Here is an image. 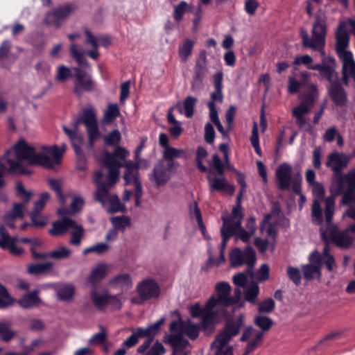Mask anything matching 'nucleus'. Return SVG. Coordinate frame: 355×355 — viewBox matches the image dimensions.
I'll return each instance as SVG.
<instances>
[{
	"mask_svg": "<svg viewBox=\"0 0 355 355\" xmlns=\"http://www.w3.org/2000/svg\"><path fill=\"white\" fill-rule=\"evenodd\" d=\"M243 317L241 315L236 321L228 320L224 328L216 336L211 347L214 350L215 355H234L232 346L225 347L232 338L236 336L241 330Z\"/></svg>",
	"mask_w": 355,
	"mask_h": 355,
	"instance_id": "obj_1",
	"label": "nucleus"
},
{
	"mask_svg": "<svg viewBox=\"0 0 355 355\" xmlns=\"http://www.w3.org/2000/svg\"><path fill=\"white\" fill-rule=\"evenodd\" d=\"M129 155V151L122 146H117L112 153L108 151L103 153L101 163L108 169L107 174V182L105 183L109 188V191L116 184L119 180V170L122 168L120 160H124Z\"/></svg>",
	"mask_w": 355,
	"mask_h": 355,
	"instance_id": "obj_2",
	"label": "nucleus"
},
{
	"mask_svg": "<svg viewBox=\"0 0 355 355\" xmlns=\"http://www.w3.org/2000/svg\"><path fill=\"white\" fill-rule=\"evenodd\" d=\"M81 123L86 127L89 145L92 148L94 146V142L101 137L96 114L92 106L90 105L83 109L81 114L73 123V129L77 131Z\"/></svg>",
	"mask_w": 355,
	"mask_h": 355,
	"instance_id": "obj_3",
	"label": "nucleus"
},
{
	"mask_svg": "<svg viewBox=\"0 0 355 355\" xmlns=\"http://www.w3.org/2000/svg\"><path fill=\"white\" fill-rule=\"evenodd\" d=\"M16 160L26 161L30 165H49L50 157L44 153H35V147L28 145L25 140L20 139L14 146Z\"/></svg>",
	"mask_w": 355,
	"mask_h": 355,
	"instance_id": "obj_4",
	"label": "nucleus"
},
{
	"mask_svg": "<svg viewBox=\"0 0 355 355\" xmlns=\"http://www.w3.org/2000/svg\"><path fill=\"white\" fill-rule=\"evenodd\" d=\"M292 168L287 163L280 164L275 173L276 179L278 183V188L282 191H288L292 183V189L293 192L297 195L302 194V177L298 175L297 177L292 180L291 176Z\"/></svg>",
	"mask_w": 355,
	"mask_h": 355,
	"instance_id": "obj_5",
	"label": "nucleus"
},
{
	"mask_svg": "<svg viewBox=\"0 0 355 355\" xmlns=\"http://www.w3.org/2000/svg\"><path fill=\"white\" fill-rule=\"evenodd\" d=\"M73 93L81 97L84 92H93L96 89V83L92 76L80 67H73Z\"/></svg>",
	"mask_w": 355,
	"mask_h": 355,
	"instance_id": "obj_6",
	"label": "nucleus"
},
{
	"mask_svg": "<svg viewBox=\"0 0 355 355\" xmlns=\"http://www.w3.org/2000/svg\"><path fill=\"white\" fill-rule=\"evenodd\" d=\"M335 50L339 58L343 62L351 61L353 58L352 53L347 50L349 43V35L345 29V25L340 24L336 32Z\"/></svg>",
	"mask_w": 355,
	"mask_h": 355,
	"instance_id": "obj_7",
	"label": "nucleus"
},
{
	"mask_svg": "<svg viewBox=\"0 0 355 355\" xmlns=\"http://www.w3.org/2000/svg\"><path fill=\"white\" fill-rule=\"evenodd\" d=\"M76 9L77 6L73 3H67L60 6L46 14L44 21L47 25L59 28L61 26L62 21L68 17Z\"/></svg>",
	"mask_w": 355,
	"mask_h": 355,
	"instance_id": "obj_8",
	"label": "nucleus"
},
{
	"mask_svg": "<svg viewBox=\"0 0 355 355\" xmlns=\"http://www.w3.org/2000/svg\"><path fill=\"white\" fill-rule=\"evenodd\" d=\"M137 291L141 301L137 298L132 299V302L136 304H141L150 299L157 298L160 294L159 286L152 279H145L141 281L137 286Z\"/></svg>",
	"mask_w": 355,
	"mask_h": 355,
	"instance_id": "obj_9",
	"label": "nucleus"
},
{
	"mask_svg": "<svg viewBox=\"0 0 355 355\" xmlns=\"http://www.w3.org/2000/svg\"><path fill=\"white\" fill-rule=\"evenodd\" d=\"M10 153H12V150H8L5 155L0 159V190L6 186V181L4 180L6 171L10 173H24V171H21V165L15 161V159L10 157ZM0 195L4 198V200H7L6 196L3 194L1 191Z\"/></svg>",
	"mask_w": 355,
	"mask_h": 355,
	"instance_id": "obj_10",
	"label": "nucleus"
},
{
	"mask_svg": "<svg viewBox=\"0 0 355 355\" xmlns=\"http://www.w3.org/2000/svg\"><path fill=\"white\" fill-rule=\"evenodd\" d=\"M230 259L233 267L243 264L254 266L256 262V252L251 246H247L243 251L236 248L230 252Z\"/></svg>",
	"mask_w": 355,
	"mask_h": 355,
	"instance_id": "obj_11",
	"label": "nucleus"
},
{
	"mask_svg": "<svg viewBox=\"0 0 355 355\" xmlns=\"http://www.w3.org/2000/svg\"><path fill=\"white\" fill-rule=\"evenodd\" d=\"M324 232L336 246L342 249L351 247L353 238L349 235L348 230L340 231L337 225H329Z\"/></svg>",
	"mask_w": 355,
	"mask_h": 355,
	"instance_id": "obj_12",
	"label": "nucleus"
},
{
	"mask_svg": "<svg viewBox=\"0 0 355 355\" xmlns=\"http://www.w3.org/2000/svg\"><path fill=\"white\" fill-rule=\"evenodd\" d=\"M90 297L94 306L98 310L104 309L107 305L116 309H120L122 306L121 300L116 295L99 294L96 290L91 292Z\"/></svg>",
	"mask_w": 355,
	"mask_h": 355,
	"instance_id": "obj_13",
	"label": "nucleus"
},
{
	"mask_svg": "<svg viewBox=\"0 0 355 355\" xmlns=\"http://www.w3.org/2000/svg\"><path fill=\"white\" fill-rule=\"evenodd\" d=\"M327 31V17L324 13H318L315 17V21L313 24L311 33L314 42H320L324 44L326 40Z\"/></svg>",
	"mask_w": 355,
	"mask_h": 355,
	"instance_id": "obj_14",
	"label": "nucleus"
},
{
	"mask_svg": "<svg viewBox=\"0 0 355 355\" xmlns=\"http://www.w3.org/2000/svg\"><path fill=\"white\" fill-rule=\"evenodd\" d=\"M349 157L343 153L333 152L327 157L326 166L330 168L334 174L342 173L343 169L347 167Z\"/></svg>",
	"mask_w": 355,
	"mask_h": 355,
	"instance_id": "obj_15",
	"label": "nucleus"
},
{
	"mask_svg": "<svg viewBox=\"0 0 355 355\" xmlns=\"http://www.w3.org/2000/svg\"><path fill=\"white\" fill-rule=\"evenodd\" d=\"M328 94L336 106L343 107L346 105L347 94L338 80H335L334 82L329 85L328 87Z\"/></svg>",
	"mask_w": 355,
	"mask_h": 355,
	"instance_id": "obj_16",
	"label": "nucleus"
},
{
	"mask_svg": "<svg viewBox=\"0 0 355 355\" xmlns=\"http://www.w3.org/2000/svg\"><path fill=\"white\" fill-rule=\"evenodd\" d=\"M209 190L211 192L226 191L230 195H233L235 192V187L230 184L225 177L207 176Z\"/></svg>",
	"mask_w": 355,
	"mask_h": 355,
	"instance_id": "obj_17",
	"label": "nucleus"
},
{
	"mask_svg": "<svg viewBox=\"0 0 355 355\" xmlns=\"http://www.w3.org/2000/svg\"><path fill=\"white\" fill-rule=\"evenodd\" d=\"M150 181H155L157 187L165 185L171 179V173L163 161H159L154 166L153 173L149 175Z\"/></svg>",
	"mask_w": 355,
	"mask_h": 355,
	"instance_id": "obj_18",
	"label": "nucleus"
},
{
	"mask_svg": "<svg viewBox=\"0 0 355 355\" xmlns=\"http://www.w3.org/2000/svg\"><path fill=\"white\" fill-rule=\"evenodd\" d=\"M103 173L101 171H96L93 181L97 188L94 193V199L96 201L103 203L106 197L108 196L109 188L105 182L102 181Z\"/></svg>",
	"mask_w": 355,
	"mask_h": 355,
	"instance_id": "obj_19",
	"label": "nucleus"
},
{
	"mask_svg": "<svg viewBox=\"0 0 355 355\" xmlns=\"http://www.w3.org/2000/svg\"><path fill=\"white\" fill-rule=\"evenodd\" d=\"M231 289L230 284L225 282H218L216 285L217 298L220 302V305L225 307L232 305V301L230 299Z\"/></svg>",
	"mask_w": 355,
	"mask_h": 355,
	"instance_id": "obj_20",
	"label": "nucleus"
},
{
	"mask_svg": "<svg viewBox=\"0 0 355 355\" xmlns=\"http://www.w3.org/2000/svg\"><path fill=\"white\" fill-rule=\"evenodd\" d=\"M75 223V220L69 217H63L62 219L55 220L52 224V229L49 232L52 236L63 235L71 229Z\"/></svg>",
	"mask_w": 355,
	"mask_h": 355,
	"instance_id": "obj_21",
	"label": "nucleus"
},
{
	"mask_svg": "<svg viewBox=\"0 0 355 355\" xmlns=\"http://www.w3.org/2000/svg\"><path fill=\"white\" fill-rule=\"evenodd\" d=\"M315 98L313 94L309 93L304 96L302 102L292 110L293 116H305L313 106Z\"/></svg>",
	"mask_w": 355,
	"mask_h": 355,
	"instance_id": "obj_22",
	"label": "nucleus"
},
{
	"mask_svg": "<svg viewBox=\"0 0 355 355\" xmlns=\"http://www.w3.org/2000/svg\"><path fill=\"white\" fill-rule=\"evenodd\" d=\"M223 225L220 227V235L230 239L237 233V230L241 227V220H232V218L223 217Z\"/></svg>",
	"mask_w": 355,
	"mask_h": 355,
	"instance_id": "obj_23",
	"label": "nucleus"
},
{
	"mask_svg": "<svg viewBox=\"0 0 355 355\" xmlns=\"http://www.w3.org/2000/svg\"><path fill=\"white\" fill-rule=\"evenodd\" d=\"M39 293L40 291L38 290H34L24 294L20 299L15 302H17L21 308L25 309L37 306L41 303V299L38 296Z\"/></svg>",
	"mask_w": 355,
	"mask_h": 355,
	"instance_id": "obj_24",
	"label": "nucleus"
},
{
	"mask_svg": "<svg viewBox=\"0 0 355 355\" xmlns=\"http://www.w3.org/2000/svg\"><path fill=\"white\" fill-rule=\"evenodd\" d=\"M223 73L222 71H218L213 76L214 91L211 94V101L215 104L216 102H223Z\"/></svg>",
	"mask_w": 355,
	"mask_h": 355,
	"instance_id": "obj_25",
	"label": "nucleus"
},
{
	"mask_svg": "<svg viewBox=\"0 0 355 355\" xmlns=\"http://www.w3.org/2000/svg\"><path fill=\"white\" fill-rule=\"evenodd\" d=\"M347 184L346 174L337 173L334 174L332 178V184L331 188V195L335 196L341 195L347 190L346 184Z\"/></svg>",
	"mask_w": 355,
	"mask_h": 355,
	"instance_id": "obj_26",
	"label": "nucleus"
},
{
	"mask_svg": "<svg viewBox=\"0 0 355 355\" xmlns=\"http://www.w3.org/2000/svg\"><path fill=\"white\" fill-rule=\"evenodd\" d=\"M300 37L302 40V46L305 48H309L314 51H318L320 52V54L324 57L325 55V51H324V46H325V42L324 44H320V42H314L313 40H311L309 37L307 32L302 29L300 31Z\"/></svg>",
	"mask_w": 355,
	"mask_h": 355,
	"instance_id": "obj_27",
	"label": "nucleus"
},
{
	"mask_svg": "<svg viewBox=\"0 0 355 355\" xmlns=\"http://www.w3.org/2000/svg\"><path fill=\"white\" fill-rule=\"evenodd\" d=\"M107 272V265L105 263H98L91 271L87 277V281L95 286L106 276Z\"/></svg>",
	"mask_w": 355,
	"mask_h": 355,
	"instance_id": "obj_28",
	"label": "nucleus"
},
{
	"mask_svg": "<svg viewBox=\"0 0 355 355\" xmlns=\"http://www.w3.org/2000/svg\"><path fill=\"white\" fill-rule=\"evenodd\" d=\"M43 151L50 153L53 158L50 157V164L48 165H41L42 166H44L48 169H53L54 168V166L55 164H59L61 162L62 153V151H60L59 147L56 145H54L53 146H43L42 147Z\"/></svg>",
	"mask_w": 355,
	"mask_h": 355,
	"instance_id": "obj_29",
	"label": "nucleus"
},
{
	"mask_svg": "<svg viewBox=\"0 0 355 355\" xmlns=\"http://www.w3.org/2000/svg\"><path fill=\"white\" fill-rule=\"evenodd\" d=\"M205 67H202L199 63L196 64L194 67V74L191 84V88L193 91L201 88L203 79L205 76Z\"/></svg>",
	"mask_w": 355,
	"mask_h": 355,
	"instance_id": "obj_30",
	"label": "nucleus"
},
{
	"mask_svg": "<svg viewBox=\"0 0 355 355\" xmlns=\"http://www.w3.org/2000/svg\"><path fill=\"white\" fill-rule=\"evenodd\" d=\"M301 270L304 279L308 282L315 278L320 279L322 275L321 268L311 263L302 265Z\"/></svg>",
	"mask_w": 355,
	"mask_h": 355,
	"instance_id": "obj_31",
	"label": "nucleus"
},
{
	"mask_svg": "<svg viewBox=\"0 0 355 355\" xmlns=\"http://www.w3.org/2000/svg\"><path fill=\"white\" fill-rule=\"evenodd\" d=\"M53 264L51 261L43 263H32L28 265L27 272L29 275L39 276L50 272L53 269Z\"/></svg>",
	"mask_w": 355,
	"mask_h": 355,
	"instance_id": "obj_32",
	"label": "nucleus"
},
{
	"mask_svg": "<svg viewBox=\"0 0 355 355\" xmlns=\"http://www.w3.org/2000/svg\"><path fill=\"white\" fill-rule=\"evenodd\" d=\"M71 229L72 230L70 232L71 238L69 239V243L71 245L79 246L85 236V229L83 225L78 224L76 220Z\"/></svg>",
	"mask_w": 355,
	"mask_h": 355,
	"instance_id": "obj_33",
	"label": "nucleus"
},
{
	"mask_svg": "<svg viewBox=\"0 0 355 355\" xmlns=\"http://www.w3.org/2000/svg\"><path fill=\"white\" fill-rule=\"evenodd\" d=\"M107 202L110 204L109 212L111 214L125 211L124 205L121 204L116 194L110 195V191H108V196L106 197L105 200L103 203L101 204L105 206Z\"/></svg>",
	"mask_w": 355,
	"mask_h": 355,
	"instance_id": "obj_34",
	"label": "nucleus"
},
{
	"mask_svg": "<svg viewBox=\"0 0 355 355\" xmlns=\"http://www.w3.org/2000/svg\"><path fill=\"white\" fill-rule=\"evenodd\" d=\"M121 115L120 109L116 103H109L104 112L103 122L106 124L112 123Z\"/></svg>",
	"mask_w": 355,
	"mask_h": 355,
	"instance_id": "obj_35",
	"label": "nucleus"
},
{
	"mask_svg": "<svg viewBox=\"0 0 355 355\" xmlns=\"http://www.w3.org/2000/svg\"><path fill=\"white\" fill-rule=\"evenodd\" d=\"M16 333L11 329V322L8 320L0 321V339L9 343L15 336Z\"/></svg>",
	"mask_w": 355,
	"mask_h": 355,
	"instance_id": "obj_36",
	"label": "nucleus"
},
{
	"mask_svg": "<svg viewBox=\"0 0 355 355\" xmlns=\"http://www.w3.org/2000/svg\"><path fill=\"white\" fill-rule=\"evenodd\" d=\"M335 59L333 57H327V62L319 73L320 75L329 82V85L335 80H333L334 73Z\"/></svg>",
	"mask_w": 355,
	"mask_h": 355,
	"instance_id": "obj_37",
	"label": "nucleus"
},
{
	"mask_svg": "<svg viewBox=\"0 0 355 355\" xmlns=\"http://www.w3.org/2000/svg\"><path fill=\"white\" fill-rule=\"evenodd\" d=\"M110 284L115 287L128 289L132 287V282L131 277L129 274L125 273L114 277Z\"/></svg>",
	"mask_w": 355,
	"mask_h": 355,
	"instance_id": "obj_38",
	"label": "nucleus"
},
{
	"mask_svg": "<svg viewBox=\"0 0 355 355\" xmlns=\"http://www.w3.org/2000/svg\"><path fill=\"white\" fill-rule=\"evenodd\" d=\"M16 300L10 295L8 289L0 283V309H5L14 304Z\"/></svg>",
	"mask_w": 355,
	"mask_h": 355,
	"instance_id": "obj_39",
	"label": "nucleus"
},
{
	"mask_svg": "<svg viewBox=\"0 0 355 355\" xmlns=\"http://www.w3.org/2000/svg\"><path fill=\"white\" fill-rule=\"evenodd\" d=\"M259 286L255 282H252L244 292V299L252 304H256L257 298L259 294Z\"/></svg>",
	"mask_w": 355,
	"mask_h": 355,
	"instance_id": "obj_40",
	"label": "nucleus"
},
{
	"mask_svg": "<svg viewBox=\"0 0 355 355\" xmlns=\"http://www.w3.org/2000/svg\"><path fill=\"white\" fill-rule=\"evenodd\" d=\"M324 202V216L327 221V227L329 225H335L331 223L334 214L335 197L333 196H329L326 198Z\"/></svg>",
	"mask_w": 355,
	"mask_h": 355,
	"instance_id": "obj_41",
	"label": "nucleus"
},
{
	"mask_svg": "<svg viewBox=\"0 0 355 355\" xmlns=\"http://www.w3.org/2000/svg\"><path fill=\"white\" fill-rule=\"evenodd\" d=\"M195 42L190 39H186L179 47V56L184 62L187 61L191 54Z\"/></svg>",
	"mask_w": 355,
	"mask_h": 355,
	"instance_id": "obj_42",
	"label": "nucleus"
},
{
	"mask_svg": "<svg viewBox=\"0 0 355 355\" xmlns=\"http://www.w3.org/2000/svg\"><path fill=\"white\" fill-rule=\"evenodd\" d=\"M100 332L94 334L89 340L90 345H103L107 342V332L103 325H99Z\"/></svg>",
	"mask_w": 355,
	"mask_h": 355,
	"instance_id": "obj_43",
	"label": "nucleus"
},
{
	"mask_svg": "<svg viewBox=\"0 0 355 355\" xmlns=\"http://www.w3.org/2000/svg\"><path fill=\"white\" fill-rule=\"evenodd\" d=\"M31 248L30 252L31 253V257L33 260H40L46 259V252H37L36 249L43 245L44 243L42 240L37 238H32L31 242L30 243Z\"/></svg>",
	"mask_w": 355,
	"mask_h": 355,
	"instance_id": "obj_44",
	"label": "nucleus"
},
{
	"mask_svg": "<svg viewBox=\"0 0 355 355\" xmlns=\"http://www.w3.org/2000/svg\"><path fill=\"white\" fill-rule=\"evenodd\" d=\"M75 294L74 286L72 284H64L57 290V295L62 301L71 300Z\"/></svg>",
	"mask_w": 355,
	"mask_h": 355,
	"instance_id": "obj_45",
	"label": "nucleus"
},
{
	"mask_svg": "<svg viewBox=\"0 0 355 355\" xmlns=\"http://www.w3.org/2000/svg\"><path fill=\"white\" fill-rule=\"evenodd\" d=\"M312 221L315 225H320L322 224L323 218L322 208L320 207V200L314 199L311 207Z\"/></svg>",
	"mask_w": 355,
	"mask_h": 355,
	"instance_id": "obj_46",
	"label": "nucleus"
},
{
	"mask_svg": "<svg viewBox=\"0 0 355 355\" xmlns=\"http://www.w3.org/2000/svg\"><path fill=\"white\" fill-rule=\"evenodd\" d=\"M73 150L76 156V168L78 171H84L87 168V158L80 146L73 145Z\"/></svg>",
	"mask_w": 355,
	"mask_h": 355,
	"instance_id": "obj_47",
	"label": "nucleus"
},
{
	"mask_svg": "<svg viewBox=\"0 0 355 355\" xmlns=\"http://www.w3.org/2000/svg\"><path fill=\"white\" fill-rule=\"evenodd\" d=\"M71 252L65 246H60L57 250L46 253V258L50 257L56 260L64 259L68 258Z\"/></svg>",
	"mask_w": 355,
	"mask_h": 355,
	"instance_id": "obj_48",
	"label": "nucleus"
},
{
	"mask_svg": "<svg viewBox=\"0 0 355 355\" xmlns=\"http://www.w3.org/2000/svg\"><path fill=\"white\" fill-rule=\"evenodd\" d=\"M254 323L256 326L259 327L263 333V331H267L272 327L273 321L268 316L257 315L254 318Z\"/></svg>",
	"mask_w": 355,
	"mask_h": 355,
	"instance_id": "obj_49",
	"label": "nucleus"
},
{
	"mask_svg": "<svg viewBox=\"0 0 355 355\" xmlns=\"http://www.w3.org/2000/svg\"><path fill=\"white\" fill-rule=\"evenodd\" d=\"M207 150L202 146H198L196 150V162L198 170L202 173L207 171V167L202 164L204 158L207 157Z\"/></svg>",
	"mask_w": 355,
	"mask_h": 355,
	"instance_id": "obj_50",
	"label": "nucleus"
},
{
	"mask_svg": "<svg viewBox=\"0 0 355 355\" xmlns=\"http://www.w3.org/2000/svg\"><path fill=\"white\" fill-rule=\"evenodd\" d=\"M198 102V98L191 96H187L183 102V107L185 116L191 118L194 114V107Z\"/></svg>",
	"mask_w": 355,
	"mask_h": 355,
	"instance_id": "obj_51",
	"label": "nucleus"
},
{
	"mask_svg": "<svg viewBox=\"0 0 355 355\" xmlns=\"http://www.w3.org/2000/svg\"><path fill=\"white\" fill-rule=\"evenodd\" d=\"M113 227L118 230H124L130 225V218L126 216H114L111 218Z\"/></svg>",
	"mask_w": 355,
	"mask_h": 355,
	"instance_id": "obj_52",
	"label": "nucleus"
},
{
	"mask_svg": "<svg viewBox=\"0 0 355 355\" xmlns=\"http://www.w3.org/2000/svg\"><path fill=\"white\" fill-rule=\"evenodd\" d=\"M168 342L173 347H184L189 343L188 340L183 338L182 332L170 334Z\"/></svg>",
	"mask_w": 355,
	"mask_h": 355,
	"instance_id": "obj_53",
	"label": "nucleus"
},
{
	"mask_svg": "<svg viewBox=\"0 0 355 355\" xmlns=\"http://www.w3.org/2000/svg\"><path fill=\"white\" fill-rule=\"evenodd\" d=\"M11 49V43L9 40H3L0 45V60L5 58H11L12 62H14L17 58V55L15 54H10Z\"/></svg>",
	"mask_w": 355,
	"mask_h": 355,
	"instance_id": "obj_54",
	"label": "nucleus"
},
{
	"mask_svg": "<svg viewBox=\"0 0 355 355\" xmlns=\"http://www.w3.org/2000/svg\"><path fill=\"white\" fill-rule=\"evenodd\" d=\"M121 139V135L118 130H112L107 136L104 138V142L107 146H119V144Z\"/></svg>",
	"mask_w": 355,
	"mask_h": 355,
	"instance_id": "obj_55",
	"label": "nucleus"
},
{
	"mask_svg": "<svg viewBox=\"0 0 355 355\" xmlns=\"http://www.w3.org/2000/svg\"><path fill=\"white\" fill-rule=\"evenodd\" d=\"M71 78H73V73H72L71 69L63 64L58 66L55 76L58 81L64 83Z\"/></svg>",
	"mask_w": 355,
	"mask_h": 355,
	"instance_id": "obj_56",
	"label": "nucleus"
},
{
	"mask_svg": "<svg viewBox=\"0 0 355 355\" xmlns=\"http://www.w3.org/2000/svg\"><path fill=\"white\" fill-rule=\"evenodd\" d=\"M275 309V302L271 298L268 297L258 304L257 310L260 313H270Z\"/></svg>",
	"mask_w": 355,
	"mask_h": 355,
	"instance_id": "obj_57",
	"label": "nucleus"
},
{
	"mask_svg": "<svg viewBox=\"0 0 355 355\" xmlns=\"http://www.w3.org/2000/svg\"><path fill=\"white\" fill-rule=\"evenodd\" d=\"M125 185H130L132 183L141 182L139 178V171L135 169H125L123 174Z\"/></svg>",
	"mask_w": 355,
	"mask_h": 355,
	"instance_id": "obj_58",
	"label": "nucleus"
},
{
	"mask_svg": "<svg viewBox=\"0 0 355 355\" xmlns=\"http://www.w3.org/2000/svg\"><path fill=\"white\" fill-rule=\"evenodd\" d=\"M49 187L53 191L57 197L61 200H64V193L62 191V181L60 179L49 178L48 180Z\"/></svg>",
	"mask_w": 355,
	"mask_h": 355,
	"instance_id": "obj_59",
	"label": "nucleus"
},
{
	"mask_svg": "<svg viewBox=\"0 0 355 355\" xmlns=\"http://www.w3.org/2000/svg\"><path fill=\"white\" fill-rule=\"evenodd\" d=\"M62 130L64 133L69 137L71 141L72 147L75 146H80L83 142V137L77 134L76 130L69 129L67 126L63 125Z\"/></svg>",
	"mask_w": 355,
	"mask_h": 355,
	"instance_id": "obj_60",
	"label": "nucleus"
},
{
	"mask_svg": "<svg viewBox=\"0 0 355 355\" xmlns=\"http://www.w3.org/2000/svg\"><path fill=\"white\" fill-rule=\"evenodd\" d=\"M109 248L110 247L107 243H98L96 245L85 248L83 250V254L86 255L89 253L94 252L98 255H101L105 253L109 250Z\"/></svg>",
	"mask_w": 355,
	"mask_h": 355,
	"instance_id": "obj_61",
	"label": "nucleus"
},
{
	"mask_svg": "<svg viewBox=\"0 0 355 355\" xmlns=\"http://www.w3.org/2000/svg\"><path fill=\"white\" fill-rule=\"evenodd\" d=\"M263 337V333L262 331H257L255 338L247 344L243 355H249L252 353L259 346Z\"/></svg>",
	"mask_w": 355,
	"mask_h": 355,
	"instance_id": "obj_62",
	"label": "nucleus"
},
{
	"mask_svg": "<svg viewBox=\"0 0 355 355\" xmlns=\"http://www.w3.org/2000/svg\"><path fill=\"white\" fill-rule=\"evenodd\" d=\"M184 154V150L169 146L164 149L163 157L164 159H174V158L182 157Z\"/></svg>",
	"mask_w": 355,
	"mask_h": 355,
	"instance_id": "obj_63",
	"label": "nucleus"
},
{
	"mask_svg": "<svg viewBox=\"0 0 355 355\" xmlns=\"http://www.w3.org/2000/svg\"><path fill=\"white\" fill-rule=\"evenodd\" d=\"M187 9L188 3L184 1H180V3L174 8V19L178 22L182 21L184 13L187 11Z\"/></svg>",
	"mask_w": 355,
	"mask_h": 355,
	"instance_id": "obj_64",
	"label": "nucleus"
}]
</instances>
